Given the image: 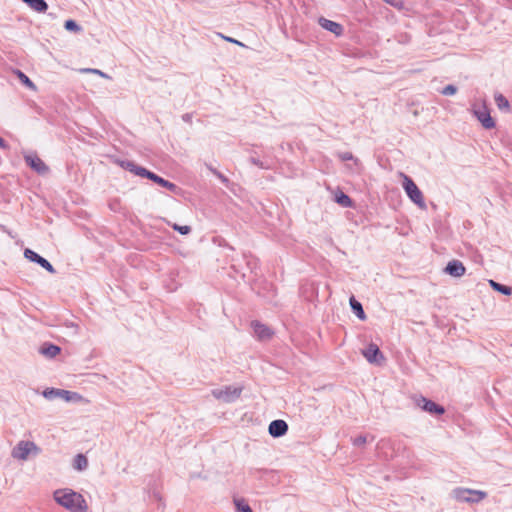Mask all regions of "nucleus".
<instances>
[{
    "mask_svg": "<svg viewBox=\"0 0 512 512\" xmlns=\"http://www.w3.org/2000/svg\"><path fill=\"white\" fill-rule=\"evenodd\" d=\"M318 23L323 29L333 33L336 36L343 34L344 28L340 23L326 19L325 17H320Z\"/></svg>",
    "mask_w": 512,
    "mask_h": 512,
    "instance_id": "15",
    "label": "nucleus"
},
{
    "mask_svg": "<svg viewBox=\"0 0 512 512\" xmlns=\"http://www.w3.org/2000/svg\"><path fill=\"white\" fill-rule=\"evenodd\" d=\"M53 496L57 504L70 512H86L88 509L84 497L72 489H58Z\"/></svg>",
    "mask_w": 512,
    "mask_h": 512,
    "instance_id": "1",
    "label": "nucleus"
},
{
    "mask_svg": "<svg viewBox=\"0 0 512 512\" xmlns=\"http://www.w3.org/2000/svg\"><path fill=\"white\" fill-rule=\"evenodd\" d=\"M64 28L67 31L79 33L82 31V27L73 19H68L64 23Z\"/></svg>",
    "mask_w": 512,
    "mask_h": 512,
    "instance_id": "26",
    "label": "nucleus"
},
{
    "mask_svg": "<svg viewBox=\"0 0 512 512\" xmlns=\"http://www.w3.org/2000/svg\"><path fill=\"white\" fill-rule=\"evenodd\" d=\"M171 227L181 235H187L191 232V227L188 225H179L174 223L171 225Z\"/></svg>",
    "mask_w": 512,
    "mask_h": 512,
    "instance_id": "29",
    "label": "nucleus"
},
{
    "mask_svg": "<svg viewBox=\"0 0 512 512\" xmlns=\"http://www.w3.org/2000/svg\"><path fill=\"white\" fill-rule=\"evenodd\" d=\"M214 398L223 401L225 403L235 402L242 393V387L233 385L224 386L221 388H215L211 391Z\"/></svg>",
    "mask_w": 512,
    "mask_h": 512,
    "instance_id": "5",
    "label": "nucleus"
},
{
    "mask_svg": "<svg viewBox=\"0 0 512 512\" xmlns=\"http://www.w3.org/2000/svg\"><path fill=\"white\" fill-rule=\"evenodd\" d=\"M466 268L463 263L459 260L449 261L446 265L444 272L453 276V277H461L465 274Z\"/></svg>",
    "mask_w": 512,
    "mask_h": 512,
    "instance_id": "16",
    "label": "nucleus"
},
{
    "mask_svg": "<svg viewBox=\"0 0 512 512\" xmlns=\"http://www.w3.org/2000/svg\"><path fill=\"white\" fill-rule=\"evenodd\" d=\"M120 166L124 170L129 171V172L133 173L134 175L140 176L143 178L145 177V175L148 172V169H146L145 167L139 166L135 162L130 161V160H122L120 162Z\"/></svg>",
    "mask_w": 512,
    "mask_h": 512,
    "instance_id": "17",
    "label": "nucleus"
},
{
    "mask_svg": "<svg viewBox=\"0 0 512 512\" xmlns=\"http://www.w3.org/2000/svg\"><path fill=\"white\" fill-rule=\"evenodd\" d=\"M9 146L8 144L4 141L3 138L0 137V149H7Z\"/></svg>",
    "mask_w": 512,
    "mask_h": 512,
    "instance_id": "37",
    "label": "nucleus"
},
{
    "mask_svg": "<svg viewBox=\"0 0 512 512\" xmlns=\"http://www.w3.org/2000/svg\"><path fill=\"white\" fill-rule=\"evenodd\" d=\"M15 74L17 75L19 81L27 88L31 90H36L35 84L32 82V80L21 70L17 69L15 71Z\"/></svg>",
    "mask_w": 512,
    "mask_h": 512,
    "instance_id": "24",
    "label": "nucleus"
},
{
    "mask_svg": "<svg viewBox=\"0 0 512 512\" xmlns=\"http://www.w3.org/2000/svg\"><path fill=\"white\" fill-rule=\"evenodd\" d=\"M383 1L398 10H402L404 8L403 0H383Z\"/></svg>",
    "mask_w": 512,
    "mask_h": 512,
    "instance_id": "33",
    "label": "nucleus"
},
{
    "mask_svg": "<svg viewBox=\"0 0 512 512\" xmlns=\"http://www.w3.org/2000/svg\"><path fill=\"white\" fill-rule=\"evenodd\" d=\"M88 467V459L87 457L79 453L73 459V468L78 471H83Z\"/></svg>",
    "mask_w": 512,
    "mask_h": 512,
    "instance_id": "21",
    "label": "nucleus"
},
{
    "mask_svg": "<svg viewBox=\"0 0 512 512\" xmlns=\"http://www.w3.org/2000/svg\"><path fill=\"white\" fill-rule=\"evenodd\" d=\"M402 186L407 196L414 204H416L421 209L426 207L423 193L421 192V190L418 188V186L411 177L403 175Z\"/></svg>",
    "mask_w": 512,
    "mask_h": 512,
    "instance_id": "4",
    "label": "nucleus"
},
{
    "mask_svg": "<svg viewBox=\"0 0 512 512\" xmlns=\"http://www.w3.org/2000/svg\"><path fill=\"white\" fill-rule=\"evenodd\" d=\"M336 202L343 207H351L352 199L345 193L340 192V194L336 195Z\"/></svg>",
    "mask_w": 512,
    "mask_h": 512,
    "instance_id": "27",
    "label": "nucleus"
},
{
    "mask_svg": "<svg viewBox=\"0 0 512 512\" xmlns=\"http://www.w3.org/2000/svg\"><path fill=\"white\" fill-rule=\"evenodd\" d=\"M234 505L236 512H253L251 507L243 498H234Z\"/></svg>",
    "mask_w": 512,
    "mask_h": 512,
    "instance_id": "25",
    "label": "nucleus"
},
{
    "mask_svg": "<svg viewBox=\"0 0 512 512\" xmlns=\"http://www.w3.org/2000/svg\"><path fill=\"white\" fill-rule=\"evenodd\" d=\"M251 327L253 329L255 337L260 341H267L274 334L273 330L270 327L261 323L258 320L252 321Z\"/></svg>",
    "mask_w": 512,
    "mask_h": 512,
    "instance_id": "10",
    "label": "nucleus"
},
{
    "mask_svg": "<svg viewBox=\"0 0 512 512\" xmlns=\"http://www.w3.org/2000/svg\"><path fill=\"white\" fill-rule=\"evenodd\" d=\"M24 160L31 169L39 174H45L49 170L48 166L36 154H25Z\"/></svg>",
    "mask_w": 512,
    "mask_h": 512,
    "instance_id": "11",
    "label": "nucleus"
},
{
    "mask_svg": "<svg viewBox=\"0 0 512 512\" xmlns=\"http://www.w3.org/2000/svg\"><path fill=\"white\" fill-rule=\"evenodd\" d=\"M60 352L61 348L58 345L50 342L43 343L39 349V353L49 359L56 357L58 354H60Z\"/></svg>",
    "mask_w": 512,
    "mask_h": 512,
    "instance_id": "18",
    "label": "nucleus"
},
{
    "mask_svg": "<svg viewBox=\"0 0 512 512\" xmlns=\"http://www.w3.org/2000/svg\"><path fill=\"white\" fill-rule=\"evenodd\" d=\"M456 92H457V87L455 85H452V84H449V85L445 86L441 90V94L445 95V96H452V95L456 94Z\"/></svg>",
    "mask_w": 512,
    "mask_h": 512,
    "instance_id": "31",
    "label": "nucleus"
},
{
    "mask_svg": "<svg viewBox=\"0 0 512 512\" xmlns=\"http://www.w3.org/2000/svg\"><path fill=\"white\" fill-rule=\"evenodd\" d=\"M365 359L371 364H381L385 361V356L381 352L379 346L373 342L369 343L365 349L362 350Z\"/></svg>",
    "mask_w": 512,
    "mask_h": 512,
    "instance_id": "7",
    "label": "nucleus"
},
{
    "mask_svg": "<svg viewBox=\"0 0 512 512\" xmlns=\"http://www.w3.org/2000/svg\"><path fill=\"white\" fill-rule=\"evenodd\" d=\"M224 39L227 40L228 42L235 43L237 45L243 46V44L241 42H239L238 40H236V39H233V38H230V37H224Z\"/></svg>",
    "mask_w": 512,
    "mask_h": 512,
    "instance_id": "36",
    "label": "nucleus"
},
{
    "mask_svg": "<svg viewBox=\"0 0 512 512\" xmlns=\"http://www.w3.org/2000/svg\"><path fill=\"white\" fill-rule=\"evenodd\" d=\"M474 114L485 129H492L495 127V121L491 117L486 106H483L482 109L475 110Z\"/></svg>",
    "mask_w": 512,
    "mask_h": 512,
    "instance_id": "13",
    "label": "nucleus"
},
{
    "mask_svg": "<svg viewBox=\"0 0 512 512\" xmlns=\"http://www.w3.org/2000/svg\"><path fill=\"white\" fill-rule=\"evenodd\" d=\"M144 178H147V179L153 181L154 183L158 184L159 186H162L174 193L177 192V190L179 189L176 184L164 179L163 177L155 174L154 172H152L150 170H148V172Z\"/></svg>",
    "mask_w": 512,
    "mask_h": 512,
    "instance_id": "14",
    "label": "nucleus"
},
{
    "mask_svg": "<svg viewBox=\"0 0 512 512\" xmlns=\"http://www.w3.org/2000/svg\"><path fill=\"white\" fill-rule=\"evenodd\" d=\"M494 100L497 108L503 112H510L511 107L508 99L501 93H495Z\"/></svg>",
    "mask_w": 512,
    "mask_h": 512,
    "instance_id": "20",
    "label": "nucleus"
},
{
    "mask_svg": "<svg viewBox=\"0 0 512 512\" xmlns=\"http://www.w3.org/2000/svg\"><path fill=\"white\" fill-rule=\"evenodd\" d=\"M452 496L459 502L479 503L487 497V493L481 490L459 487L452 491Z\"/></svg>",
    "mask_w": 512,
    "mask_h": 512,
    "instance_id": "3",
    "label": "nucleus"
},
{
    "mask_svg": "<svg viewBox=\"0 0 512 512\" xmlns=\"http://www.w3.org/2000/svg\"><path fill=\"white\" fill-rule=\"evenodd\" d=\"M489 283H490V286L493 288V290H495L503 295L509 296L512 294V288L510 286L498 283L494 280H490Z\"/></svg>",
    "mask_w": 512,
    "mask_h": 512,
    "instance_id": "23",
    "label": "nucleus"
},
{
    "mask_svg": "<svg viewBox=\"0 0 512 512\" xmlns=\"http://www.w3.org/2000/svg\"><path fill=\"white\" fill-rule=\"evenodd\" d=\"M288 431V424L282 419L273 420L268 427L269 434L274 438L284 436Z\"/></svg>",
    "mask_w": 512,
    "mask_h": 512,
    "instance_id": "12",
    "label": "nucleus"
},
{
    "mask_svg": "<svg viewBox=\"0 0 512 512\" xmlns=\"http://www.w3.org/2000/svg\"><path fill=\"white\" fill-rule=\"evenodd\" d=\"M24 257L28 259L31 262L37 263L39 266L44 268L47 272L51 274H55L56 270L54 269L53 265L44 257L39 255L37 252L33 251L32 249L26 248L24 250Z\"/></svg>",
    "mask_w": 512,
    "mask_h": 512,
    "instance_id": "9",
    "label": "nucleus"
},
{
    "mask_svg": "<svg viewBox=\"0 0 512 512\" xmlns=\"http://www.w3.org/2000/svg\"><path fill=\"white\" fill-rule=\"evenodd\" d=\"M43 396L48 400H53L56 398H61L66 402L78 400L81 396L77 392H72L68 390L58 389V388H47L43 391Z\"/></svg>",
    "mask_w": 512,
    "mask_h": 512,
    "instance_id": "6",
    "label": "nucleus"
},
{
    "mask_svg": "<svg viewBox=\"0 0 512 512\" xmlns=\"http://www.w3.org/2000/svg\"><path fill=\"white\" fill-rule=\"evenodd\" d=\"M251 164L261 168V169H269L270 165L267 162L261 161L259 158L251 156L249 158Z\"/></svg>",
    "mask_w": 512,
    "mask_h": 512,
    "instance_id": "30",
    "label": "nucleus"
},
{
    "mask_svg": "<svg viewBox=\"0 0 512 512\" xmlns=\"http://www.w3.org/2000/svg\"><path fill=\"white\" fill-rule=\"evenodd\" d=\"M350 307L353 313L362 321L366 320V314L364 312L362 304L355 299L354 296H351L349 299Z\"/></svg>",
    "mask_w": 512,
    "mask_h": 512,
    "instance_id": "19",
    "label": "nucleus"
},
{
    "mask_svg": "<svg viewBox=\"0 0 512 512\" xmlns=\"http://www.w3.org/2000/svg\"><path fill=\"white\" fill-rule=\"evenodd\" d=\"M191 118H192V116H191V114H189V113H186V114H184V115L182 116V119H183L185 122H190V121H191Z\"/></svg>",
    "mask_w": 512,
    "mask_h": 512,
    "instance_id": "38",
    "label": "nucleus"
},
{
    "mask_svg": "<svg viewBox=\"0 0 512 512\" xmlns=\"http://www.w3.org/2000/svg\"><path fill=\"white\" fill-rule=\"evenodd\" d=\"M338 156L342 161H349L354 159V156L351 152H341L338 154Z\"/></svg>",
    "mask_w": 512,
    "mask_h": 512,
    "instance_id": "35",
    "label": "nucleus"
},
{
    "mask_svg": "<svg viewBox=\"0 0 512 512\" xmlns=\"http://www.w3.org/2000/svg\"><path fill=\"white\" fill-rule=\"evenodd\" d=\"M41 453V448L32 441H20L11 451V456L14 459L25 461L30 455L38 456Z\"/></svg>",
    "mask_w": 512,
    "mask_h": 512,
    "instance_id": "2",
    "label": "nucleus"
},
{
    "mask_svg": "<svg viewBox=\"0 0 512 512\" xmlns=\"http://www.w3.org/2000/svg\"><path fill=\"white\" fill-rule=\"evenodd\" d=\"M416 405L431 415H442L445 413V408L442 405L423 396L416 399Z\"/></svg>",
    "mask_w": 512,
    "mask_h": 512,
    "instance_id": "8",
    "label": "nucleus"
},
{
    "mask_svg": "<svg viewBox=\"0 0 512 512\" xmlns=\"http://www.w3.org/2000/svg\"><path fill=\"white\" fill-rule=\"evenodd\" d=\"M27 3L33 10L37 12H45L48 8V5L45 0H23Z\"/></svg>",
    "mask_w": 512,
    "mask_h": 512,
    "instance_id": "22",
    "label": "nucleus"
},
{
    "mask_svg": "<svg viewBox=\"0 0 512 512\" xmlns=\"http://www.w3.org/2000/svg\"><path fill=\"white\" fill-rule=\"evenodd\" d=\"M81 72L82 73H93V74L99 75V76H101L103 78H108L109 77L106 73L102 72L99 69H94V68H84V69L81 70Z\"/></svg>",
    "mask_w": 512,
    "mask_h": 512,
    "instance_id": "34",
    "label": "nucleus"
},
{
    "mask_svg": "<svg viewBox=\"0 0 512 512\" xmlns=\"http://www.w3.org/2000/svg\"><path fill=\"white\" fill-rule=\"evenodd\" d=\"M206 166L224 185L228 186L229 179L224 174L213 168L211 165L207 164Z\"/></svg>",
    "mask_w": 512,
    "mask_h": 512,
    "instance_id": "28",
    "label": "nucleus"
},
{
    "mask_svg": "<svg viewBox=\"0 0 512 512\" xmlns=\"http://www.w3.org/2000/svg\"><path fill=\"white\" fill-rule=\"evenodd\" d=\"M353 445L356 447L364 446L367 443V436L366 435H359L352 440Z\"/></svg>",
    "mask_w": 512,
    "mask_h": 512,
    "instance_id": "32",
    "label": "nucleus"
}]
</instances>
